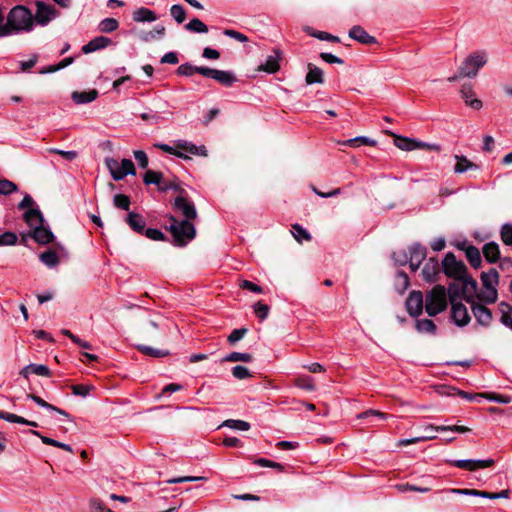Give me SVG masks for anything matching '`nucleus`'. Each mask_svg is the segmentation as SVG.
Returning a JSON list of instances; mask_svg holds the SVG:
<instances>
[{"label":"nucleus","mask_w":512,"mask_h":512,"mask_svg":"<svg viewBox=\"0 0 512 512\" xmlns=\"http://www.w3.org/2000/svg\"><path fill=\"white\" fill-rule=\"evenodd\" d=\"M349 37L366 45L375 44L377 42L376 38L368 34L360 25H355L349 30Z\"/></svg>","instance_id":"obj_18"},{"label":"nucleus","mask_w":512,"mask_h":512,"mask_svg":"<svg viewBox=\"0 0 512 512\" xmlns=\"http://www.w3.org/2000/svg\"><path fill=\"white\" fill-rule=\"evenodd\" d=\"M160 192H166L168 190H173L177 192L179 195L186 194V190L183 189L180 183L177 180H164L162 181L159 189Z\"/></svg>","instance_id":"obj_42"},{"label":"nucleus","mask_w":512,"mask_h":512,"mask_svg":"<svg viewBox=\"0 0 512 512\" xmlns=\"http://www.w3.org/2000/svg\"><path fill=\"white\" fill-rule=\"evenodd\" d=\"M410 285L409 277L406 272L399 271L396 274L395 288L399 293H404Z\"/></svg>","instance_id":"obj_44"},{"label":"nucleus","mask_w":512,"mask_h":512,"mask_svg":"<svg viewBox=\"0 0 512 512\" xmlns=\"http://www.w3.org/2000/svg\"><path fill=\"white\" fill-rule=\"evenodd\" d=\"M425 430L431 431H452L457 433H466L470 431V428L462 425H440L434 426L432 424L426 425Z\"/></svg>","instance_id":"obj_36"},{"label":"nucleus","mask_w":512,"mask_h":512,"mask_svg":"<svg viewBox=\"0 0 512 512\" xmlns=\"http://www.w3.org/2000/svg\"><path fill=\"white\" fill-rule=\"evenodd\" d=\"M198 73V66H194L190 63L181 64L177 68V74L182 76H192L193 74Z\"/></svg>","instance_id":"obj_59"},{"label":"nucleus","mask_w":512,"mask_h":512,"mask_svg":"<svg viewBox=\"0 0 512 512\" xmlns=\"http://www.w3.org/2000/svg\"><path fill=\"white\" fill-rule=\"evenodd\" d=\"M409 266L415 272L425 260L427 249L425 246L415 243L409 248Z\"/></svg>","instance_id":"obj_15"},{"label":"nucleus","mask_w":512,"mask_h":512,"mask_svg":"<svg viewBox=\"0 0 512 512\" xmlns=\"http://www.w3.org/2000/svg\"><path fill=\"white\" fill-rule=\"evenodd\" d=\"M482 290L477 294V299L486 304H493L498 299L497 285L499 284V273L495 268L481 273Z\"/></svg>","instance_id":"obj_2"},{"label":"nucleus","mask_w":512,"mask_h":512,"mask_svg":"<svg viewBox=\"0 0 512 512\" xmlns=\"http://www.w3.org/2000/svg\"><path fill=\"white\" fill-rule=\"evenodd\" d=\"M213 79L226 87H230L236 82V77L232 72L223 70H216Z\"/></svg>","instance_id":"obj_32"},{"label":"nucleus","mask_w":512,"mask_h":512,"mask_svg":"<svg viewBox=\"0 0 512 512\" xmlns=\"http://www.w3.org/2000/svg\"><path fill=\"white\" fill-rule=\"evenodd\" d=\"M439 270L438 260L434 257L429 258L421 272L423 280L426 282H434Z\"/></svg>","instance_id":"obj_19"},{"label":"nucleus","mask_w":512,"mask_h":512,"mask_svg":"<svg viewBox=\"0 0 512 512\" xmlns=\"http://www.w3.org/2000/svg\"><path fill=\"white\" fill-rule=\"evenodd\" d=\"M253 310L255 315L260 319L264 320L268 317L270 307L267 304L262 303L261 301H258L253 305Z\"/></svg>","instance_id":"obj_55"},{"label":"nucleus","mask_w":512,"mask_h":512,"mask_svg":"<svg viewBox=\"0 0 512 512\" xmlns=\"http://www.w3.org/2000/svg\"><path fill=\"white\" fill-rule=\"evenodd\" d=\"M98 96V92L96 90L82 91V92H73L72 99L76 104H86L95 100Z\"/></svg>","instance_id":"obj_28"},{"label":"nucleus","mask_w":512,"mask_h":512,"mask_svg":"<svg viewBox=\"0 0 512 512\" xmlns=\"http://www.w3.org/2000/svg\"><path fill=\"white\" fill-rule=\"evenodd\" d=\"M24 221L33 230L37 226L43 225L44 219L41 211L38 208H30L23 215Z\"/></svg>","instance_id":"obj_21"},{"label":"nucleus","mask_w":512,"mask_h":512,"mask_svg":"<svg viewBox=\"0 0 512 512\" xmlns=\"http://www.w3.org/2000/svg\"><path fill=\"white\" fill-rule=\"evenodd\" d=\"M105 164L114 180L118 181L128 175V158H123L121 163L113 158H106Z\"/></svg>","instance_id":"obj_14"},{"label":"nucleus","mask_w":512,"mask_h":512,"mask_svg":"<svg viewBox=\"0 0 512 512\" xmlns=\"http://www.w3.org/2000/svg\"><path fill=\"white\" fill-rule=\"evenodd\" d=\"M157 148H159L160 150H162L163 152H166V153H169V154H172L178 158H182V159H189V156L187 154H184L182 151L178 150L175 147L173 146H170L168 144H156L155 145Z\"/></svg>","instance_id":"obj_53"},{"label":"nucleus","mask_w":512,"mask_h":512,"mask_svg":"<svg viewBox=\"0 0 512 512\" xmlns=\"http://www.w3.org/2000/svg\"><path fill=\"white\" fill-rule=\"evenodd\" d=\"M18 237L14 232H4L0 235V246H12L17 243Z\"/></svg>","instance_id":"obj_58"},{"label":"nucleus","mask_w":512,"mask_h":512,"mask_svg":"<svg viewBox=\"0 0 512 512\" xmlns=\"http://www.w3.org/2000/svg\"><path fill=\"white\" fill-rule=\"evenodd\" d=\"M295 385L298 388H301V389H304V390H307V391H314L316 389L314 380L310 376L298 377L295 380Z\"/></svg>","instance_id":"obj_50"},{"label":"nucleus","mask_w":512,"mask_h":512,"mask_svg":"<svg viewBox=\"0 0 512 512\" xmlns=\"http://www.w3.org/2000/svg\"><path fill=\"white\" fill-rule=\"evenodd\" d=\"M232 375L239 380H244V379L251 377V374H250V371L248 370V368H246L245 366H242V365L234 366L232 368Z\"/></svg>","instance_id":"obj_60"},{"label":"nucleus","mask_w":512,"mask_h":512,"mask_svg":"<svg viewBox=\"0 0 512 512\" xmlns=\"http://www.w3.org/2000/svg\"><path fill=\"white\" fill-rule=\"evenodd\" d=\"M281 56V51L279 49H274L273 53L266 58L265 63L261 64L258 70L269 74L276 73L280 69L279 61L281 60Z\"/></svg>","instance_id":"obj_17"},{"label":"nucleus","mask_w":512,"mask_h":512,"mask_svg":"<svg viewBox=\"0 0 512 512\" xmlns=\"http://www.w3.org/2000/svg\"><path fill=\"white\" fill-rule=\"evenodd\" d=\"M173 208L184 217V220L191 221L197 217L196 207L194 203L189 200L187 193L178 195L174 199Z\"/></svg>","instance_id":"obj_8"},{"label":"nucleus","mask_w":512,"mask_h":512,"mask_svg":"<svg viewBox=\"0 0 512 512\" xmlns=\"http://www.w3.org/2000/svg\"><path fill=\"white\" fill-rule=\"evenodd\" d=\"M292 234L298 242H302L303 240H311L310 233L299 224L292 225Z\"/></svg>","instance_id":"obj_49"},{"label":"nucleus","mask_w":512,"mask_h":512,"mask_svg":"<svg viewBox=\"0 0 512 512\" xmlns=\"http://www.w3.org/2000/svg\"><path fill=\"white\" fill-rule=\"evenodd\" d=\"M488 62L486 51L481 50L469 54L459 66V73L467 78H475L479 70Z\"/></svg>","instance_id":"obj_5"},{"label":"nucleus","mask_w":512,"mask_h":512,"mask_svg":"<svg viewBox=\"0 0 512 512\" xmlns=\"http://www.w3.org/2000/svg\"><path fill=\"white\" fill-rule=\"evenodd\" d=\"M164 33H165V27L162 25H157L154 27L153 30L144 32L141 35V39L146 42L152 41L154 39L163 37Z\"/></svg>","instance_id":"obj_48"},{"label":"nucleus","mask_w":512,"mask_h":512,"mask_svg":"<svg viewBox=\"0 0 512 512\" xmlns=\"http://www.w3.org/2000/svg\"><path fill=\"white\" fill-rule=\"evenodd\" d=\"M500 238L505 245L512 246V224L511 223H505L501 226Z\"/></svg>","instance_id":"obj_52"},{"label":"nucleus","mask_w":512,"mask_h":512,"mask_svg":"<svg viewBox=\"0 0 512 512\" xmlns=\"http://www.w3.org/2000/svg\"><path fill=\"white\" fill-rule=\"evenodd\" d=\"M0 419H3L5 421L11 422V423L24 424V425H28V426H32V427H38V423L35 421H30V420L25 419L22 416H18L16 414L5 412L2 410H0Z\"/></svg>","instance_id":"obj_27"},{"label":"nucleus","mask_w":512,"mask_h":512,"mask_svg":"<svg viewBox=\"0 0 512 512\" xmlns=\"http://www.w3.org/2000/svg\"><path fill=\"white\" fill-rule=\"evenodd\" d=\"M168 218L170 220L168 229L177 245H185L195 237L196 230L191 221H178L173 215H170Z\"/></svg>","instance_id":"obj_4"},{"label":"nucleus","mask_w":512,"mask_h":512,"mask_svg":"<svg viewBox=\"0 0 512 512\" xmlns=\"http://www.w3.org/2000/svg\"><path fill=\"white\" fill-rule=\"evenodd\" d=\"M443 272L455 279L463 278L467 272V268L463 261L457 260L452 252L445 255L442 261Z\"/></svg>","instance_id":"obj_7"},{"label":"nucleus","mask_w":512,"mask_h":512,"mask_svg":"<svg viewBox=\"0 0 512 512\" xmlns=\"http://www.w3.org/2000/svg\"><path fill=\"white\" fill-rule=\"evenodd\" d=\"M119 24L115 18H105L98 24V30L102 33H110L118 28Z\"/></svg>","instance_id":"obj_46"},{"label":"nucleus","mask_w":512,"mask_h":512,"mask_svg":"<svg viewBox=\"0 0 512 512\" xmlns=\"http://www.w3.org/2000/svg\"><path fill=\"white\" fill-rule=\"evenodd\" d=\"M156 19V13L145 7L138 8L133 12V20L136 22H153Z\"/></svg>","instance_id":"obj_26"},{"label":"nucleus","mask_w":512,"mask_h":512,"mask_svg":"<svg viewBox=\"0 0 512 512\" xmlns=\"http://www.w3.org/2000/svg\"><path fill=\"white\" fill-rule=\"evenodd\" d=\"M447 308V292L446 288L442 285L434 286L426 294L425 310L430 317L445 311Z\"/></svg>","instance_id":"obj_3"},{"label":"nucleus","mask_w":512,"mask_h":512,"mask_svg":"<svg viewBox=\"0 0 512 512\" xmlns=\"http://www.w3.org/2000/svg\"><path fill=\"white\" fill-rule=\"evenodd\" d=\"M17 185L7 179L0 180V194L1 195H10L13 192L17 191Z\"/></svg>","instance_id":"obj_57"},{"label":"nucleus","mask_w":512,"mask_h":512,"mask_svg":"<svg viewBox=\"0 0 512 512\" xmlns=\"http://www.w3.org/2000/svg\"><path fill=\"white\" fill-rule=\"evenodd\" d=\"M147 238L154 241H164L166 240V236L162 231L155 228H147L143 233Z\"/></svg>","instance_id":"obj_62"},{"label":"nucleus","mask_w":512,"mask_h":512,"mask_svg":"<svg viewBox=\"0 0 512 512\" xmlns=\"http://www.w3.org/2000/svg\"><path fill=\"white\" fill-rule=\"evenodd\" d=\"M485 399L501 404H509L512 401L510 396L496 393H485Z\"/></svg>","instance_id":"obj_61"},{"label":"nucleus","mask_w":512,"mask_h":512,"mask_svg":"<svg viewBox=\"0 0 512 512\" xmlns=\"http://www.w3.org/2000/svg\"><path fill=\"white\" fill-rule=\"evenodd\" d=\"M162 181H163V174L161 172L149 170V169L146 170L144 177H143V182L146 185L155 184L159 188Z\"/></svg>","instance_id":"obj_43"},{"label":"nucleus","mask_w":512,"mask_h":512,"mask_svg":"<svg viewBox=\"0 0 512 512\" xmlns=\"http://www.w3.org/2000/svg\"><path fill=\"white\" fill-rule=\"evenodd\" d=\"M465 256L473 268H479L482 263L480 250L476 246H471L467 248L465 252Z\"/></svg>","instance_id":"obj_31"},{"label":"nucleus","mask_w":512,"mask_h":512,"mask_svg":"<svg viewBox=\"0 0 512 512\" xmlns=\"http://www.w3.org/2000/svg\"><path fill=\"white\" fill-rule=\"evenodd\" d=\"M30 433L35 435V436H38L41 439L43 444L54 446V447H58V448H61V449L65 450V451L72 452V448L68 444L59 442V441H57L55 439H52V438H49L47 436H43V435H41L36 430H30Z\"/></svg>","instance_id":"obj_38"},{"label":"nucleus","mask_w":512,"mask_h":512,"mask_svg":"<svg viewBox=\"0 0 512 512\" xmlns=\"http://www.w3.org/2000/svg\"><path fill=\"white\" fill-rule=\"evenodd\" d=\"M406 310L411 317H418L423 311V294L421 291H412L406 299Z\"/></svg>","instance_id":"obj_13"},{"label":"nucleus","mask_w":512,"mask_h":512,"mask_svg":"<svg viewBox=\"0 0 512 512\" xmlns=\"http://www.w3.org/2000/svg\"><path fill=\"white\" fill-rule=\"evenodd\" d=\"M416 330L420 333L435 334L437 327L430 319H417L415 323Z\"/></svg>","instance_id":"obj_40"},{"label":"nucleus","mask_w":512,"mask_h":512,"mask_svg":"<svg viewBox=\"0 0 512 512\" xmlns=\"http://www.w3.org/2000/svg\"><path fill=\"white\" fill-rule=\"evenodd\" d=\"M223 362H245L250 363L253 361V356L250 353L242 352H231L227 354L223 359Z\"/></svg>","instance_id":"obj_41"},{"label":"nucleus","mask_w":512,"mask_h":512,"mask_svg":"<svg viewBox=\"0 0 512 512\" xmlns=\"http://www.w3.org/2000/svg\"><path fill=\"white\" fill-rule=\"evenodd\" d=\"M308 68H309V71L306 74V78H305L306 83L308 85L315 84V83H318V84L323 83V81H324L323 71L319 67L313 66L312 64H309Z\"/></svg>","instance_id":"obj_29"},{"label":"nucleus","mask_w":512,"mask_h":512,"mask_svg":"<svg viewBox=\"0 0 512 512\" xmlns=\"http://www.w3.org/2000/svg\"><path fill=\"white\" fill-rule=\"evenodd\" d=\"M185 28L188 31H191L194 33H207L208 32L207 25L198 18L192 19L189 23H187L185 25Z\"/></svg>","instance_id":"obj_47"},{"label":"nucleus","mask_w":512,"mask_h":512,"mask_svg":"<svg viewBox=\"0 0 512 512\" xmlns=\"http://www.w3.org/2000/svg\"><path fill=\"white\" fill-rule=\"evenodd\" d=\"M222 426L240 431H247L250 429V424L248 422L234 419H228L224 421Z\"/></svg>","instance_id":"obj_51"},{"label":"nucleus","mask_w":512,"mask_h":512,"mask_svg":"<svg viewBox=\"0 0 512 512\" xmlns=\"http://www.w3.org/2000/svg\"><path fill=\"white\" fill-rule=\"evenodd\" d=\"M34 28L32 12L23 5L13 7L6 17V23L0 22V37L22 32H30Z\"/></svg>","instance_id":"obj_1"},{"label":"nucleus","mask_w":512,"mask_h":512,"mask_svg":"<svg viewBox=\"0 0 512 512\" xmlns=\"http://www.w3.org/2000/svg\"><path fill=\"white\" fill-rule=\"evenodd\" d=\"M449 299L451 303V317L454 323L459 327H464L468 325L471 318L468 313L467 307L461 302L457 301L455 296L453 295H450Z\"/></svg>","instance_id":"obj_10"},{"label":"nucleus","mask_w":512,"mask_h":512,"mask_svg":"<svg viewBox=\"0 0 512 512\" xmlns=\"http://www.w3.org/2000/svg\"><path fill=\"white\" fill-rule=\"evenodd\" d=\"M466 301L470 304L477 323L483 327L490 326L493 319L492 311L482 303L476 302L472 296L467 297Z\"/></svg>","instance_id":"obj_9"},{"label":"nucleus","mask_w":512,"mask_h":512,"mask_svg":"<svg viewBox=\"0 0 512 512\" xmlns=\"http://www.w3.org/2000/svg\"><path fill=\"white\" fill-rule=\"evenodd\" d=\"M375 143L376 142L374 140H372L368 137H365V136H358V137H355V138H352V139H349V140H346L343 142L344 145L351 146V147L358 146L359 144L373 146V145H375Z\"/></svg>","instance_id":"obj_54"},{"label":"nucleus","mask_w":512,"mask_h":512,"mask_svg":"<svg viewBox=\"0 0 512 512\" xmlns=\"http://www.w3.org/2000/svg\"><path fill=\"white\" fill-rule=\"evenodd\" d=\"M454 494L477 496L486 499H495V493L475 489H451Z\"/></svg>","instance_id":"obj_39"},{"label":"nucleus","mask_w":512,"mask_h":512,"mask_svg":"<svg viewBox=\"0 0 512 512\" xmlns=\"http://www.w3.org/2000/svg\"><path fill=\"white\" fill-rule=\"evenodd\" d=\"M499 310L501 312L500 322L512 330V306L506 302H501Z\"/></svg>","instance_id":"obj_30"},{"label":"nucleus","mask_w":512,"mask_h":512,"mask_svg":"<svg viewBox=\"0 0 512 512\" xmlns=\"http://www.w3.org/2000/svg\"><path fill=\"white\" fill-rule=\"evenodd\" d=\"M455 159L457 160V163L454 166L455 173H464L469 169H478V166L468 160L465 156L456 155Z\"/></svg>","instance_id":"obj_34"},{"label":"nucleus","mask_w":512,"mask_h":512,"mask_svg":"<svg viewBox=\"0 0 512 512\" xmlns=\"http://www.w3.org/2000/svg\"><path fill=\"white\" fill-rule=\"evenodd\" d=\"M176 148L182 151L184 154L188 153L190 155H207L205 146L198 147L195 144L182 139L176 141Z\"/></svg>","instance_id":"obj_20"},{"label":"nucleus","mask_w":512,"mask_h":512,"mask_svg":"<svg viewBox=\"0 0 512 512\" xmlns=\"http://www.w3.org/2000/svg\"><path fill=\"white\" fill-rule=\"evenodd\" d=\"M33 238L37 243L46 245L54 240V234L52 231L44 225L37 226L31 232L22 236V241L25 242L27 237Z\"/></svg>","instance_id":"obj_16"},{"label":"nucleus","mask_w":512,"mask_h":512,"mask_svg":"<svg viewBox=\"0 0 512 512\" xmlns=\"http://www.w3.org/2000/svg\"><path fill=\"white\" fill-rule=\"evenodd\" d=\"M452 466H455L460 469L468 470V471H477L479 469H484L491 467L495 464V461L491 458L485 460L478 459H460V460H448Z\"/></svg>","instance_id":"obj_11"},{"label":"nucleus","mask_w":512,"mask_h":512,"mask_svg":"<svg viewBox=\"0 0 512 512\" xmlns=\"http://www.w3.org/2000/svg\"><path fill=\"white\" fill-rule=\"evenodd\" d=\"M482 253L488 263L493 264L500 260V248L499 245L494 241L484 244Z\"/></svg>","instance_id":"obj_22"},{"label":"nucleus","mask_w":512,"mask_h":512,"mask_svg":"<svg viewBox=\"0 0 512 512\" xmlns=\"http://www.w3.org/2000/svg\"><path fill=\"white\" fill-rule=\"evenodd\" d=\"M111 43V40L105 36H98L90 40L82 47V52L89 54L99 49L106 48Z\"/></svg>","instance_id":"obj_24"},{"label":"nucleus","mask_w":512,"mask_h":512,"mask_svg":"<svg viewBox=\"0 0 512 512\" xmlns=\"http://www.w3.org/2000/svg\"><path fill=\"white\" fill-rule=\"evenodd\" d=\"M170 13L177 23H182L186 19V12L184 8L179 4L172 5L170 8Z\"/></svg>","instance_id":"obj_56"},{"label":"nucleus","mask_w":512,"mask_h":512,"mask_svg":"<svg viewBox=\"0 0 512 512\" xmlns=\"http://www.w3.org/2000/svg\"><path fill=\"white\" fill-rule=\"evenodd\" d=\"M30 374L50 377L51 371L46 365L42 364H29L20 371V375L24 378H28Z\"/></svg>","instance_id":"obj_25"},{"label":"nucleus","mask_w":512,"mask_h":512,"mask_svg":"<svg viewBox=\"0 0 512 512\" xmlns=\"http://www.w3.org/2000/svg\"><path fill=\"white\" fill-rule=\"evenodd\" d=\"M27 397L29 399L33 400L40 407L45 408V409L50 410V411H55V412L65 416V417L69 418V414L66 411H64V410H62V409H60V408H58L56 406H53L52 404L46 402L45 400H43L41 397H39L37 395H35V394H28Z\"/></svg>","instance_id":"obj_35"},{"label":"nucleus","mask_w":512,"mask_h":512,"mask_svg":"<svg viewBox=\"0 0 512 512\" xmlns=\"http://www.w3.org/2000/svg\"><path fill=\"white\" fill-rule=\"evenodd\" d=\"M461 96L464 99L466 105L470 106L471 108L479 110L482 107V101L475 97V93L471 85L462 86Z\"/></svg>","instance_id":"obj_23"},{"label":"nucleus","mask_w":512,"mask_h":512,"mask_svg":"<svg viewBox=\"0 0 512 512\" xmlns=\"http://www.w3.org/2000/svg\"><path fill=\"white\" fill-rule=\"evenodd\" d=\"M136 348L143 354L155 358H161L169 355V351L167 350L155 349L146 345H137Z\"/></svg>","instance_id":"obj_45"},{"label":"nucleus","mask_w":512,"mask_h":512,"mask_svg":"<svg viewBox=\"0 0 512 512\" xmlns=\"http://www.w3.org/2000/svg\"><path fill=\"white\" fill-rule=\"evenodd\" d=\"M40 261L49 268H54L59 264V257L54 250H47L39 255Z\"/></svg>","instance_id":"obj_37"},{"label":"nucleus","mask_w":512,"mask_h":512,"mask_svg":"<svg viewBox=\"0 0 512 512\" xmlns=\"http://www.w3.org/2000/svg\"><path fill=\"white\" fill-rule=\"evenodd\" d=\"M458 280L463 282L465 290L476 292L478 287L477 281L473 279L471 276H469L467 272L465 273V276L463 278H459Z\"/></svg>","instance_id":"obj_63"},{"label":"nucleus","mask_w":512,"mask_h":512,"mask_svg":"<svg viewBox=\"0 0 512 512\" xmlns=\"http://www.w3.org/2000/svg\"><path fill=\"white\" fill-rule=\"evenodd\" d=\"M35 7L36 11L33 15L34 25L46 26L60 15L59 11L53 5L43 1H36Z\"/></svg>","instance_id":"obj_6"},{"label":"nucleus","mask_w":512,"mask_h":512,"mask_svg":"<svg viewBox=\"0 0 512 512\" xmlns=\"http://www.w3.org/2000/svg\"><path fill=\"white\" fill-rule=\"evenodd\" d=\"M146 221L143 216L130 212V228L139 234H143L147 229Z\"/></svg>","instance_id":"obj_33"},{"label":"nucleus","mask_w":512,"mask_h":512,"mask_svg":"<svg viewBox=\"0 0 512 512\" xmlns=\"http://www.w3.org/2000/svg\"><path fill=\"white\" fill-rule=\"evenodd\" d=\"M113 203L117 208L128 210V196L125 194H115Z\"/></svg>","instance_id":"obj_64"},{"label":"nucleus","mask_w":512,"mask_h":512,"mask_svg":"<svg viewBox=\"0 0 512 512\" xmlns=\"http://www.w3.org/2000/svg\"><path fill=\"white\" fill-rule=\"evenodd\" d=\"M394 143L399 149L405 151H412L415 149H429L436 151L440 150L439 145L416 141L404 136H397L394 140Z\"/></svg>","instance_id":"obj_12"}]
</instances>
